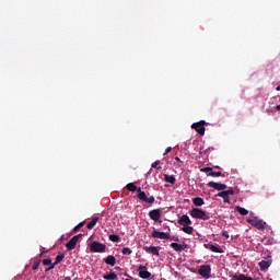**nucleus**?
<instances>
[{"mask_svg":"<svg viewBox=\"0 0 280 280\" xmlns=\"http://www.w3.org/2000/svg\"><path fill=\"white\" fill-rule=\"evenodd\" d=\"M126 187L128 191H138L137 196L139 200H141L142 202H147V205H154V202H156V199L154 198V196L148 197V195H145V191L141 190V188L137 189V185H135L133 183L127 184Z\"/></svg>","mask_w":280,"mask_h":280,"instance_id":"f257e3e1","label":"nucleus"},{"mask_svg":"<svg viewBox=\"0 0 280 280\" xmlns=\"http://www.w3.org/2000/svg\"><path fill=\"white\" fill-rule=\"evenodd\" d=\"M190 215L191 218H195L196 220H209V215L207 212H205V210L200 209V208H194L190 211Z\"/></svg>","mask_w":280,"mask_h":280,"instance_id":"f03ea898","label":"nucleus"},{"mask_svg":"<svg viewBox=\"0 0 280 280\" xmlns=\"http://www.w3.org/2000/svg\"><path fill=\"white\" fill-rule=\"evenodd\" d=\"M247 222L252 226H255V229H258V231H264V229H266V222H264L261 219H259L257 217L247 219Z\"/></svg>","mask_w":280,"mask_h":280,"instance_id":"7ed1b4c3","label":"nucleus"},{"mask_svg":"<svg viewBox=\"0 0 280 280\" xmlns=\"http://www.w3.org/2000/svg\"><path fill=\"white\" fill-rule=\"evenodd\" d=\"M90 250H91V253H105L106 245L104 243L94 241L90 244Z\"/></svg>","mask_w":280,"mask_h":280,"instance_id":"20e7f679","label":"nucleus"},{"mask_svg":"<svg viewBox=\"0 0 280 280\" xmlns=\"http://www.w3.org/2000/svg\"><path fill=\"white\" fill-rule=\"evenodd\" d=\"M206 124L207 122L205 120H200L198 122L192 124L191 128L194 130H196V132H198V135L205 136V131H206L205 125Z\"/></svg>","mask_w":280,"mask_h":280,"instance_id":"39448f33","label":"nucleus"},{"mask_svg":"<svg viewBox=\"0 0 280 280\" xmlns=\"http://www.w3.org/2000/svg\"><path fill=\"white\" fill-rule=\"evenodd\" d=\"M200 277H203V279H209L211 277V266L209 265H202L198 270Z\"/></svg>","mask_w":280,"mask_h":280,"instance_id":"423d86ee","label":"nucleus"},{"mask_svg":"<svg viewBox=\"0 0 280 280\" xmlns=\"http://www.w3.org/2000/svg\"><path fill=\"white\" fill-rule=\"evenodd\" d=\"M80 237H82V234L73 236L67 244L66 248L67 250H73L75 246H78V242H80Z\"/></svg>","mask_w":280,"mask_h":280,"instance_id":"0eeeda50","label":"nucleus"},{"mask_svg":"<svg viewBox=\"0 0 280 280\" xmlns=\"http://www.w3.org/2000/svg\"><path fill=\"white\" fill-rule=\"evenodd\" d=\"M139 278L140 279H150L152 277V273L148 271V267L140 265L138 267Z\"/></svg>","mask_w":280,"mask_h":280,"instance_id":"6e6552de","label":"nucleus"},{"mask_svg":"<svg viewBox=\"0 0 280 280\" xmlns=\"http://www.w3.org/2000/svg\"><path fill=\"white\" fill-rule=\"evenodd\" d=\"M151 235L154 240H170V233L167 232H159L154 230Z\"/></svg>","mask_w":280,"mask_h":280,"instance_id":"1a4fd4ad","label":"nucleus"},{"mask_svg":"<svg viewBox=\"0 0 280 280\" xmlns=\"http://www.w3.org/2000/svg\"><path fill=\"white\" fill-rule=\"evenodd\" d=\"M177 223L180 226H191V219H189V215L184 214L177 220Z\"/></svg>","mask_w":280,"mask_h":280,"instance_id":"9d476101","label":"nucleus"},{"mask_svg":"<svg viewBox=\"0 0 280 280\" xmlns=\"http://www.w3.org/2000/svg\"><path fill=\"white\" fill-rule=\"evenodd\" d=\"M207 185L212 189H217V191H224V189L228 187L225 184H220L217 182H209Z\"/></svg>","mask_w":280,"mask_h":280,"instance_id":"9b49d317","label":"nucleus"},{"mask_svg":"<svg viewBox=\"0 0 280 280\" xmlns=\"http://www.w3.org/2000/svg\"><path fill=\"white\" fill-rule=\"evenodd\" d=\"M149 218L153 220V222H159L161 220V209H154L149 212Z\"/></svg>","mask_w":280,"mask_h":280,"instance_id":"f8f14e48","label":"nucleus"},{"mask_svg":"<svg viewBox=\"0 0 280 280\" xmlns=\"http://www.w3.org/2000/svg\"><path fill=\"white\" fill-rule=\"evenodd\" d=\"M205 248H207L208 250H211L212 253H224V250L222 249V247H220V245L215 244H205Z\"/></svg>","mask_w":280,"mask_h":280,"instance_id":"ddd939ff","label":"nucleus"},{"mask_svg":"<svg viewBox=\"0 0 280 280\" xmlns=\"http://www.w3.org/2000/svg\"><path fill=\"white\" fill-rule=\"evenodd\" d=\"M143 250H145V253H150L151 255H155L156 257L160 255L159 247L156 246H144Z\"/></svg>","mask_w":280,"mask_h":280,"instance_id":"4468645a","label":"nucleus"},{"mask_svg":"<svg viewBox=\"0 0 280 280\" xmlns=\"http://www.w3.org/2000/svg\"><path fill=\"white\" fill-rule=\"evenodd\" d=\"M171 248H173L177 253H182V250H186L187 245L186 244L182 245V244H178V243H172Z\"/></svg>","mask_w":280,"mask_h":280,"instance_id":"2eb2a0df","label":"nucleus"},{"mask_svg":"<svg viewBox=\"0 0 280 280\" xmlns=\"http://www.w3.org/2000/svg\"><path fill=\"white\" fill-rule=\"evenodd\" d=\"M217 196L219 198H223V202H225L226 205H231V199H230L228 192H225V190L218 192Z\"/></svg>","mask_w":280,"mask_h":280,"instance_id":"dca6fc26","label":"nucleus"},{"mask_svg":"<svg viewBox=\"0 0 280 280\" xmlns=\"http://www.w3.org/2000/svg\"><path fill=\"white\" fill-rule=\"evenodd\" d=\"M105 264H107V266H115V264H117V258H115V256L109 255L106 258H104Z\"/></svg>","mask_w":280,"mask_h":280,"instance_id":"f3484780","label":"nucleus"},{"mask_svg":"<svg viewBox=\"0 0 280 280\" xmlns=\"http://www.w3.org/2000/svg\"><path fill=\"white\" fill-rule=\"evenodd\" d=\"M270 264H272L270 260H261L259 262L260 270H262V272H265V270L270 268Z\"/></svg>","mask_w":280,"mask_h":280,"instance_id":"a211bd4d","label":"nucleus"},{"mask_svg":"<svg viewBox=\"0 0 280 280\" xmlns=\"http://www.w3.org/2000/svg\"><path fill=\"white\" fill-rule=\"evenodd\" d=\"M233 280H254L253 278L244 275V273H241V275H234Z\"/></svg>","mask_w":280,"mask_h":280,"instance_id":"6ab92c4d","label":"nucleus"},{"mask_svg":"<svg viewBox=\"0 0 280 280\" xmlns=\"http://www.w3.org/2000/svg\"><path fill=\"white\" fill-rule=\"evenodd\" d=\"M164 180L165 183H170L171 185H174V183H176V177H174V175L164 174Z\"/></svg>","mask_w":280,"mask_h":280,"instance_id":"aec40b11","label":"nucleus"},{"mask_svg":"<svg viewBox=\"0 0 280 280\" xmlns=\"http://www.w3.org/2000/svg\"><path fill=\"white\" fill-rule=\"evenodd\" d=\"M192 202L195 207H202V205H205V199H202L201 197H196L192 199Z\"/></svg>","mask_w":280,"mask_h":280,"instance_id":"412c9836","label":"nucleus"},{"mask_svg":"<svg viewBox=\"0 0 280 280\" xmlns=\"http://www.w3.org/2000/svg\"><path fill=\"white\" fill-rule=\"evenodd\" d=\"M182 231L184 233H187V235H194V226H190V225H184L182 228Z\"/></svg>","mask_w":280,"mask_h":280,"instance_id":"4be33fe9","label":"nucleus"},{"mask_svg":"<svg viewBox=\"0 0 280 280\" xmlns=\"http://www.w3.org/2000/svg\"><path fill=\"white\" fill-rule=\"evenodd\" d=\"M98 220H100V218L94 217V218L92 219V221H91L90 223H88L86 229H89V231H91L92 229H94V226H95V224H97Z\"/></svg>","mask_w":280,"mask_h":280,"instance_id":"5701e85b","label":"nucleus"},{"mask_svg":"<svg viewBox=\"0 0 280 280\" xmlns=\"http://www.w3.org/2000/svg\"><path fill=\"white\" fill-rule=\"evenodd\" d=\"M103 279L105 280H117V273L115 272H109L107 275H104L103 276Z\"/></svg>","mask_w":280,"mask_h":280,"instance_id":"b1692460","label":"nucleus"},{"mask_svg":"<svg viewBox=\"0 0 280 280\" xmlns=\"http://www.w3.org/2000/svg\"><path fill=\"white\" fill-rule=\"evenodd\" d=\"M235 210L241 214V215H246L248 213V210H246L243 207L236 206Z\"/></svg>","mask_w":280,"mask_h":280,"instance_id":"393cba45","label":"nucleus"},{"mask_svg":"<svg viewBox=\"0 0 280 280\" xmlns=\"http://www.w3.org/2000/svg\"><path fill=\"white\" fill-rule=\"evenodd\" d=\"M207 176H211L212 178H218L220 176H222V172H210L207 174Z\"/></svg>","mask_w":280,"mask_h":280,"instance_id":"a878e982","label":"nucleus"},{"mask_svg":"<svg viewBox=\"0 0 280 280\" xmlns=\"http://www.w3.org/2000/svg\"><path fill=\"white\" fill-rule=\"evenodd\" d=\"M109 240L110 242H120L121 238L117 234H112L109 235Z\"/></svg>","mask_w":280,"mask_h":280,"instance_id":"bb28decb","label":"nucleus"},{"mask_svg":"<svg viewBox=\"0 0 280 280\" xmlns=\"http://www.w3.org/2000/svg\"><path fill=\"white\" fill-rule=\"evenodd\" d=\"M62 259H65V254H60L55 258V264L58 266V264H60V261H62Z\"/></svg>","mask_w":280,"mask_h":280,"instance_id":"cd10ccee","label":"nucleus"},{"mask_svg":"<svg viewBox=\"0 0 280 280\" xmlns=\"http://www.w3.org/2000/svg\"><path fill=\"white\" fill-rule=\"evenodd\" d=\"M122 255H132V249H130L129 247H125L121 250Z\"/></svg>","mask_w":280,"mask_h":280,"instance_id":"c85d7f7f","label":"nucleus"},{"mask_svg":"<svg viewBox=\"0 0 280 280\" xmlns=\"http://www.w3.org/2000/svg\"><path fill=\"white\" fill-rule=\"evenodd\" d=\"M161 161H155L152 163L151 167H153L154 170H161Z\"/></svg>","mask_w":280,"mask_h":280,"instance_id":"c756f323","label":"nucleus"},{"mask_svg":"<svg viewBox=\"0 0 280 280\" xmlns=\"http://www.w3.org/2000/svg\"><path fill=\"white\" fill-rule=\"evenodd\" d=\"M200 172H203V173H209L210 174V172H213V168L212 167H209V166H207V167H203V168H201L200 170Z\"/></svg>","mask_w":280,"mask_h":280,"instance_id":"7c9ffc66","label":"nucleus"},{"mask_svg":"<svg viewBox=\"0 0 280 280\" xmlns=\"http://www.w3.org/2000/svg\"><path fill=\"white\" fill-rule=\"evenodd\" d=\"M84 226V221L80 222L77 226H74L73 231H80Z\"/></svg>","mask_w":280,"mask_h":280,"instance_id":"2f4dec72","label":"nucleus"},{"mask_svg":"<svg viewBox=\"0 0 280 280\" xmlns=\"http://www.w3.org/2000/svg\"><path fill=\"white\" fill-rule=\"evenodd\" d=\"M225 194H228V197L234 196L235 195V190H233V188H230L229 190H225Z\"/></svg>","mask_w":280,"mask_h":280,"instance_id":"473e14b6","label":"nucleus"},{"mask_svg":"<svg viewBox=\"0 0 280 280\" xmlns=\"http://www.w3.org/2000/svg\"><path fill=\"white\" fill-rule=\"evenodd\" d=\"M43 265L44 266H51V259H49V258L48 259H44L43 260Z\"/></svg>","mask_w":280,"mask_h":280,"instance_id":"72a5a7b5","label":"nucleus"},{"mask_svg":"<svg viewBox=\"0 0 280 280\" xmlns=\"http://www.w3.org/2000/svg\"><path fill=\"white\" fill-rule=\"evenodd\" d=\"M56 262L50 264V266L46 269V272H49V270H54L56 268Z\"/></svg>","mask_w":280,"mask_h":280,"instance_id":"f704fd0d","label":"nucleus"},{"mask_svg":"<svg viewBox=\"0 0 280 280\" xmlns=\"http://www.w3.org/2000/svg\"><path fill=\"white\" fill-rule=\"evenodd\" d=\"M40 266V261H37L36 264L33 265V270H38Z\"/></svg>","mask_w":280,"mask_h":280,"instance_id":"c9c22d12","label":"nucleus"},{"mask_svg":"<svg viewBox=\"0 0 280 280\" xmlns=\"http://www.w3.org/2000/svg\"><path fill=\"white\" fill-rule=\"evenodd\" d=\"M221 235L222 237H225L226 240H229V233L226 231H222Z\"/></svg>","mask_w":280,"mask_h":280,"instance_id":"e433bc0d","label":"nucleus"},{"mask_svg":"<svg viewBox=\"0 0 280 280\" xmlns=\"http://www.w3.org/2000/svg\"><path fill=\"white\" fill-rule=\"evenodd\" d=\"M199 152L200 154H207V150H205V147H200Z\"/></svg>","mask_w":280,"mask_h":280,"instance_id":"4c0bfd02","label":"nucleus"},{"mask_svg":"<svg viewBox=\"0 0 280 280\" xmlns=\"http://www.w3.org/2000/svg\"><path fill=\"white\" fill-rule=\"evenodd\" d=\"M170 152H172V147H167V148H166L165 153H164V156H165L166 154H170Z\"/></svg>","mask_w":280,"mask_h":280,"instance_id":"58836bf2","label":"nucleus"},{"mask_svg":"<svg viewBox=\"0 0 280 280\" xmlns=\"http://www.w3.org/2000/svg\"><path fill=\"white\" fill-rule=\"evenodd\" d=\"M175 161H177L178 163H182L180 158L178 156L175 158Z\"/></svg>","mask_w":280,"mask_h":280,"instance_id":"ea45409f","label":"nucleus"},{"mask_svg":"<svg viewBox=\"0 0 280 280\" xmlns=\"http://www.w3.org/2000/svg\"><path fill=\"white\" fill-rule=\"evenodd\" d=\"M172 240H173L174 242H178V237H176V236H173Z\"/></svg>","mask_w":280,"mask_h":280,"instance_id":"a19ab883","label":"nucleus"},{"mask_svg":"<svg viewBox=\"0 0 280 280\" xmlns=\"http://www.w3.org/2000/svg\"><path fill=\"white\" fill-rule=\"evenodd\" d=\"M276 110H280V105H277V106H276Z\"/></svg>","mask_w":280,"mask_h":280,"instance_id":"79ce46f5","label":"nucleus"},{"mask_svg":"<svg viewBox=\"0 0 280 280\" xmlns=\"http://www.w3.org/2000/svg\"><path fill=\"white\" fill-rule=\"evenodd\" d=\"M276 91H280V85H278V86L276 88Z\"/></svg>","mask_w":280,"mask_h":280,"instance_id":"37998d69","label":"nucleus"}]
</instances>
